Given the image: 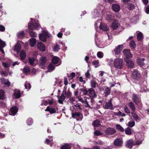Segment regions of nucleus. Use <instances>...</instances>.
<instances>
[{
  "mask_svg": "<svg viewBox=\"0 0 149 149\" xmlns=\"http://www.w3.org/2000/svg\"><path fill=\"white\" fill-rule=\"evenodd\" d=\"M17 36L19 38H22L24 36L23 32L21 31L19 32L17 34Z\"/></svg>",
  "mask_w": 149,
  "mask_h": 149,
  "instance_id": "nucleus-51",
  "label": "nucleus"
},
{
  "mask_svg": "<svg viewBox=\"0 0 149 149\" xmlns=\"http://www.w3.org/2000/svg\"><path fill=\"white\" fill-rule=\"evenodd\" d=\"M132 100L137 105L140 103L141 102L140 98L139 96L135 94L132 95Z\"/></svg>",
  "mask_w": 149,
  "mask_h": 149,
  "instance_id": "nucleus-5",
  "label": "nucleus"
},
{
  "mask_svg": "<svg viewBox=\"0 0 149 149\" xmlns=\"http://www.w3.org/2000/svg\"><path fill=\"white\" fill-rule=\"evenodd\" d=\"M39 26V24L38 21H36L34 22H29L28 24V29L30 30H33Z\"/></svg>",
  "mask_w": 149,
  "mask_h": 149,
  "instance_id": "nucleus-3",
  "label": "nucleus"
},
{
  "mask_svg": "<svg viewBox=\"0 0 149 149\" xmlns=\"http://www.w3.org/2000/svg\"><path fill=\"white\" fill-rule=\"evenodd\" d=\"M94 134L95 135L97 136L101 135L102 134L100 132V131L98 130L95 131L94 132Z\"/></svg>",
  "mask_w": 149,
  "mask_h": 149,
  "instance_id": "nucleus-57",
  "label": "nucleus"
},
{
  "mask_svg": "<svg viewBox=\"0 0 149 149\" xmlns=\"http://www.w3.org/2000/svg\"><path fill=\"white\" fill-rule=\"evenodd\" d=\"M97 56L100 58H102L103 56V53L101 52H98L97 53Z\"/></svg>",
  "mask_w": 149,
  "mask_h": 149,
  "instance_id": "nucleus-54",
  "label": "nucleus"
},
{
  "mask_svg": "<svg viewBox=\"0 0 149 149\" xmlns=\"http://www.w3.org/2000/svg\"><path fill=\"white\" fill-rule=\"evenodd\" d=\"M35 59L33 58H29V63L31 65H33L34 63V62Z\"/></svg>",
  "mask_w": 149,
  "mask_h": 149,
  "instance_id": "nucleus-59",
  "label": "nucleus"
},
{
  "mask_svg": "<svg viewBox=\"0 0 149 149\" xmlns=\"http://www.w3.org/2000/svg\"><path fill=\"white\" fill-rule=\"evenodd\" d=\"M125 61L128 67L130 68H134V63L133 61L128 59H125Z\"/></svg>",
  "mask_w": 149,
  "mask_h": 149,
  "instance_id": "nucleus-9",
  "label": "nucleus"
},
{
  "mask_svg": "<svg viewBox=\"0 0 149 149\" xmlns=\"http://www.w3.org/2000/svg\"><path fill=\"white\" fill-rule=\"evenodd\" d=\"M142 141L143 140H137L136 141L135 143H134L136 144H135V145H139L142 143Z\"/></svg>",
  "mask_w": 149,
  "mask_h": 149,
  "instance_id": "nucleus-63",
  "label": "nucleus"
},
{
  "mask_svg": "<svg viewBox=\"0 0 149 149\" xmlns=\"http://www.w3.org/2000/svg\"><path fill=\"white\" fill-rule=\"evenodd\" d=\"M132 77L134 79L137 80H138L139 79L140 77V74L136 70H134L132 73Z\"/></svg>",
  "mask_w": 149,
  "mask_h": 149,
  "instance_id": "nucleus-10",
  "label": "nucleus"
},
{
  "mask_svg": "<svg viewBox=\"0 0 149 149\" xmlns=\"http://www.w3.org/2000/svg\"><path fill=\"white\" fill-rule=\"evenodd\" d=\"M124 110L125 112L127 113H130V110L126 105L124 106Z\"/></svg>",
  "mask_w": 149,
  "mask_h": 149,
  "instance_id": "nucleus-56",
  "label": "nucleus"
},
{
  "mask_svg": "<svg viewBox=\"0 0 149 149\" xmlns=\"http://www.w3.org/2000/svg\"><path fill=\"white\" fill-rule=\"evenodd\" d=\"M58 99V102L61 104H63V101L65 99V97L64 95L63 94H62L60 96H57Z\"/></svg>",
  "mask_w": 149,
  "mask_h": 149,
  "instance_id": "nucleus-23",
  "label": "nucleus"
},
{
  "mask_svg": "<svg viewBox=\"0 0 149 149\" xmlns=\"http://www.w3.org/2000/svg\"><path fill=\"white\" fill-rule=\"evenodd\" d=\"M125 132L126 134L128 135H131L132 133L131 131V129L130 128L128 127L125 129Z\"/></svg>",
  "mask_w": 149,
  "mask_h": 149,
  "instance_id": "nucleus-38",
  "label": "nucleus"
},
{
  "mask_svg": "<svg viewBox=\"0 0 149 149\" xmlns=\"http://www.w3.org/2000/svg\"><path fill=\"white\" fill-rule=\"evenodd\" d=\"M112 99L111 98L108 102H106L104 107V109H113V107L112 103Z\"/></svg>",
  "mask_w": 149,
  "mask_h": 149,
  "instance_id": "nucleus-4",
  "label": "nucleus"
},
{
  "mask_svg": "<svg viewBox=\"0 0 149 149\" xmlns=\"http://www.w3.org/2000/svg\"><path fill=\"white\" fill-rule=\"evenodd\" d=\"M113 65L116 69H121L123 65V59L118 58H115L113 62Z\"/></svg>",
  "mask_w": 149,
  "mask_h": 149,
  "instance_id": "nucleus-1",
  "label": "nucleus"
},
{
  "mask_svg": "<svg viewBox=\"0 0 149 149\" xmlns=\"http://www.w3.org/2000/svg\"><path fill=\"white\" fill-rule=\"evenodd\" d=\"M75 75V74L74 73H72L70 76H68V77L70 78V79H72Z\"/></svg>",
  "mask_w": 149,
  "mask_h": 149,
  "instance_id": "nucleus-61",
  "label": "nucleus"
},
{
  "mask_svg": "<svg viewBox=\"0 0 149 149\" xmlns=\"http://www.w3.org/2000/svg\"><path fill=\"white\" fill-rule=\"evenodd\" d=\"M6 46V43L0 39V49L3 48Z\"/></svg>",
  "mask_w": 149,
  "mask_h": 149,
  "instance_id": "nucleus-40",
  "label": "nucleus"
},
{
  "mask_svg": "<svg viewBox=\"0 0 149 149\" xmlns=\"http://www.w3.org/2000/svg\"><path fill=\"white\" fill-rule=\"evenodd\" d=\"M99 62L97 60L95 61L93 63V65L95 66V67L96 68H97L99 66Z\"/></svg>",
  "mask_w": 149,
  "mask_h": 149,
  "instance_id": "nucleus-58",
  "label": "nucleus"
},
{
  "mask_svg": "<svg viewBox=\"0 0 149 149\" xmlns=\"http://www.w3.org/2000/svg\"><path fill=\"white\" fill-rule=\"evenodd\" d=\"M123 46L122 45H119L114 50L115 54H119L121 52Z\"/></svg>",
  "mask_w": 149,
  "mask_h": 149,
  "instance_id": "nucleus-16",
  "label": "nucleus"
},
{
  "mask_svg": "<svg viewBox=\"0 0 149 149\" xmlns=\"http://www.w3.org/2000/svg\"><path fill=\"white\" fill-rule=\"evenodd\" d=\"M129 106L133 111L132 112H134L136 110V108L134 103L132 102H130L129 103Z\"/></svg>",
  "mask_w": 149,
  "mask_h": 149,
  "instance_id": "nucleus-30",
  "label": "nucleus"
},
{
  "mask_svg": "<svg viewBox=\"0 0 149 149\" xmlns=\"http://www.w3.org/2000/svg\"><path fill=\"white\" fill-rule=\"evenodd\" d=\"M93 125L94 127H97L100 125L99 121L98 120H94L93 123Z\"/></svg>",
  "mask_w": 149,
  "mask_h": 149,
  "instance_id": "nucleus-37",
  "label": "nucleus"
},
{
  "mask_svg": "<svg viewBox=\"0 0 149 149\" xmlns=\"http://www.w3.org/2000/svg\"><path fill=\"white\" fill-rule=\"evenodd\" d=\"M88 92L90 96L91 97H95L97 96L95 91L92 88H91L88 89Z\"/></svg>",
  "mask_w": 149,
  "mask_h": 149,
  "instance_id": "nucleus-17",
  "label": "nucleus"
},
{
  "mask_svg": "<svg viewBox=\"0 0 149 149\" xmlns=\"http://www.w3.org/2000/svg\"><path fill=\"white\" fill-rule=\"evenodd\" d=\"M81 115L80 113L79 112L74 113L72 114V117L73 118H74L75 116L79 117Z\"/></svg>",
  "mask_w": 149,
  "mask_h": 149,
  "instance_id": "nucleus-53",
  "label": "nucleus"
},
{
  "mask_svg": "<svg viewBox=\"0 0 149 149\" xmlns=\"http://www.w3.org/2000/svg\"><path fill=\"white\" fill-rule=\"evenodd\" d=\"M2 65L4 67L6 68L8 67L10 65L9 63L3 62L2 63Z\"/></svg>",
  "mask_w": 149,
  "mask_h": 149,
  "instance_id": "nucleus-62",
  "label": "nucleus"
},
{
  "mask_svg": "<svg viewBox=\"0 0 149 149\" xmlns=\"http://www.w3.org/2000/svg\"><path fill=\"white\" fill-rule=\"evenodd\" d=\"M63 93H65V95L66 97H70L72 95V93L68 91L67 92H66V91H63Z\"/></svg>",
  "mask_w": 149,
  "mask_h": 149,
  "instance_id": "nucleus-42",
  "label": "nucleus"
},
{
  "mask_svg": "<svg viewBox=\"0 0 149 149\" xmlns=\"http://www.w3.org/2000/svg\"><path fill=\"white\" fill-rule=\"evenodd\" d=\"M145 10L146 12L147 13H149V6L148 5L145 7Z\"/></svg>",
  "mask_w": 149,
  "mask_h": 149,
  "instance_id": "nucleus-64",
  "label": "nucleus"
},
{
  "mask_svg": "<svg viewBox=\"0 0 149 149\" xmlns=\"http://www.w3.org/2000/svg\"><path fill=\"white\" fill-rule=\"evenodd\" d=\"M130 47L132 49L134 48L136 46L135 42L134 40H132L130 43Z\"/></svg>",
  "mask_w": 149,
  "mask_h": 149,
  "instance_id": "nucleus-44",
  "label": "nucleus"
},
{
  "mask_svg": "<svg viewBox=\"0 0 149 149\" xmlns=\"http://www.w3.org/2000/svg\"><path fill=\"white\" fill-rule=\"evenodd\" d=\"M135 124L134 121H132L129 122L128 123V125L129 127H132L134 126Z\"/></svg>",
  "mask_w": 149,
  "mask_h": 149,
  "instance_id": "nucleus-49",
  "label": "nucleus"
},
{
  "mask_svg": "<svg viewBox=\"0 0 149 149\" xmlns=\"http://www.w3.org/2000/svg\"><path fill=\"white\" fill-rule=\"evenodd\" d=\"M133 141L132 139H130L127 141V144L126 146L130 149L132 148V146L136 144L133 143Z\"/></svg>",
  "mask_w": 149,
  "mask_h": 149,
  "instance_id": "nucleus-18",
  "label": "nucleus"
},
{
  "mask_svg": "<svg viewBox=\"0 0 149 149\" xmlns=\"http://www.w3.org/2000/svg\"><path fill=\"white\" fill-rule=\"evenodd\" d=\"M116 132L115 129L111 127L107 129L104 131V133L107 135H112Z\"/></svg>",
  "mask_w": 149,
  "mask_h": 149,
  "instance_id": "nucleus-6",
  "label": "nucleus"
},
{
  "mask_svg": "<svg viewBox=\"0 0 149 149\" xmlns=\"http://www.w3.org/2000/svg\"><path fill=\"white\" fill-rule=\"evenodd\" d=\"M20 56L21 60H24L26 56L25 52L23 50L21 51L20 53Z\"/></svg>",
  "mask_w": 149,
  "mask_h": 149,
  "instance_id": "nucleus-28",
  "label": "nucleus"
},
{
  "mask_svg": "<svg viewBox=\"0 0 149 149\" xmlns=\"http://www.w3.org/2000/svg\"><path fill=\"white\" fill-rule=\"evenodd\" d=\"M123 144L122 139H116L114 141V144L115 146H120Z\"/></svg>",
  "mask_w": 149,
  "mask_h": 149,
  "instance_id": "nucleus-11",
  "label": "nucleus"
},
{
  "mask_svg": "<svg viewBox=\"0 0 149 149\" xmlns=\"http://www.w3.org/2000/svg\"><path fill=\"white\" fill-rule=\"evenodd\" d=\"M111 28L113 30L116 29L120 27V25L118 21L116 20H114L111 24Z\"/></svg>",
  "mask_w": 149,
  "mask_h": 149,
  "instance_id": "nucleus-7",
  "label": "nucleus"
},
{
  "mask_svg": "<svg viewBox=\"0 0 149 149\" xmlns=\"http://www.w3.org/2000/svg\"><path fill=\"white\" fill-rule=\"evenodd\" d=\"M87 99H89V98L88 97H86L85 100L84 101V102L83 103L84 104V105L85 106L87 107H88L89 108H91V106L88 104V102L87 100Z\"/></svg>",
  "mask_w": 149,
  "mask_h": 149,
  "instance_id": "nucleus-46",
  "label": "nucleus"
},
{
  "mask_svg": "<svg viewBox=\"0 0 149 149\" xmlns=\"http://www.w3.org/2000/svg\"><path fill=\"white\" fill-rule=\"evenodd\" d=\"M47 37L44 35L42 34H40L39 36L40 39L43 42H45L46 41Z\"/></svg>",
  "mask_w": 149,
  "mask_h": 149,
  "instance_id": "nucleus-32",
  "label": "nucleus"
},
{
  "mask_svg": "<svg viewBox=\"0 0 149 149\" xmlns=\"http://www.w3.org/2000/svg\"><path fill=\"white\" fill-rule=\"evenodd\" d=\"M116 127L117 129L121 132H123L124 131V129L119 125H116Z\"/></svg>",
  "mask_w": 149,
  "mask_h": 149,
  "instance_id": "nucleus-50",
  "label": "nucleus"
},
{
  "mask_svg": "<svg viewBox=\"0 0 149 149\" xmlns=\"http://www.w3.org/2000/svg\"><path fill=\"white\" fill-rule=\"evenodd\" d=\"M53 102V100L52 99L50 100H48L47 101H44L43 102V104L45 105H46L48 104L50 105H51L52 104Z\"/></svg>",
  "mask_w": 149,
  "mask_h": 149,
  "instance_id": "nucleus-33",
  "label": "nucleus"
},
{
  "mask_svg": "<svg viewBox=\"0 0 149 149\" xmlns=\"http://www.w3.org/2000/svg\"><path fill=\"white\" fill-rule=\"evenodd\" d=\"M33 123V120L31 118H28L26 121V123L29 125H30Z\"/></svg>",
  "mask_w": 149,
  "mask_h": 149,
  "instance_id": "nucleus-55",
  "label": "nucleus"
},
{
  "mask_svg": "<svg viewBox=\"0 0 149 149\" xmlns=\"http://www.w3.org/2000/svg\"><path fill=\"white\" fill-rule=\"evenodd\" d=\"M123 53L125 56L127 58H132V55L130 52V50L127 49H125L123 51Z\"/></svg>",
  "mask_w": 149,
  "mask_h": 149,
  "instance_id": "nucleus-8",
  "label": "nucleus"
},
{
  "mask_svg": "<svg viewBox=\"0 0 149 149\" xmlns=\"http://www.w3.org/2000/svg\"><path fill=\"white\" fill-rule=\"evenodd\" d=\"M52 61L53 63L56 64L59 62V59L57 56H54L53 58Z\"/></svg>",
  "mask_w": 149,
  "mask_h": 149,
  "instance_id": "nucleus-31",
  "label": "nucleus"
},
{
  "mask_svg": "<svg viewBox=\"0 0 149 149\" xmlns=\"http://www.w3.org/2000/svg\"><path fill=\"white\" fill-rule=\"evenodd\" d=\"M21 49V47L20 44L17 43L15 46L14 50L16 51L17 52H19Z\"/></svg>",
  "mask_w": 149,
  "mask_h": 149,
  "instance_id": "nucleus-26",
  "label": "nucleus"
},
{
  "mask_svg": "<svg viewBox=\"0 0 149 149\" xmlns=\"http://www.w3.org/2000/svg\"><path fill=\"white\" fill-rule=\"evenodd\" d=\"M96 82L95 80H92L91 81V86L93 88H95L96 86Z\"/></svg>",
  "mask_w": 149,
  "mask_h": 149,
  "instance_id": "nucleus-48",
  "label": "nucleus"
},
{
  "mask_svg": "<svg viewBox=\"0 0 149 149\" xmlns=\"http://www.w3.org/2000/svg\"><path fill=\"white\" fill-rule=\"evenodd\" d=\"M61 148V149H70L71 148L70 145L66 144L62 146Z\"/></svg>",
  "mask_w": 149,
  "mask_h": 149,
  "instance_id": "nucleus-39",
  "label": "nucleus"
},
{
  "mask_svg": "<svg viewBox=\"0 0 149 149\" xmlns=\"http://www.w3.org/2000/svg\"><path fill=\"white\" fill-rule=\"evenodd\" d=\"M76 107L79 108V105L78 104H76L73 106H71L70 107V110L72 111H75Z\"/></svg>",
  "mask_w": 149,
  "mask_h": 149,
  "instance_id": "nucleus-35",
  "label": "nucleus"
},
{
  "mask_svg": "<svg viewBox=\"0 0 149 149\" xmlns=\"http://www.w3.org/2000/svg\"><path fill=\"white\" fill-rule=\"evenodd\" d=\"M30 71V69L28 66H26L24 68L23 72L25 74H27Z\"/></svg>",
  "mask_w": 149,
  "mask_h": 149,
  "instance_id": "nucleus-45",
  "label": "nucleus"
},
{
  "mask_svg": "<svg viewBox=\"0 0 149 149\" xmlns=\"http://www.w3.org/2000/svg\"><path fill=\"white\" fill-rule=\"evenodd\" d=\"M45 111H48L50 112L51 113H54L56 112L54 109L50 108L49 107H48L45 110Z\"/></svg>",
  "mask_w": 149,
  "mask_h": 149,
  "instance_id": "nucleus-27",
  "label": "nucleus"
},
{
  "mask_svg": "<svg viewBox=\"0 0 149 149\" xmlns=\"http://www.w3.org/2000/svg\"><path fill=\"white\" fill-rule=\"evenodd\" d=\"M127 8L130 10H132L135 8V6L133 3H129L127 5Z\"/></svg>",
  "mask_w": 149,
  "mask_h": 149,
  "instance_id": "nucleus-43",
  "label": "nucleus"
},
{
  "mask_svg": "<svg viewBox=\"0 0 149 149\" xmlns=\"http://www.w3.org/2000/svg\"><path fill=\"white\" fill-rule=\"evenodd\" d=\"M99 27L100 29L104 31H107L109 29V28L107 25L104 24L102 23H100Z\"/></svg>",
  "mask_w": 149,
  "mask_h": 149,
  "instance_id": "nucleus-19",
  "label": "nucleus"
},
{
  "mask_svg": "<svg viewBox=\"0 0 149 149\" xmlns=\"http://www.w3.org/2000/svg\"><path fill=\"white\" fill-rule=\"evenodd\" d=\"M132 115L134 120L137 122H139L141 120L140 118L134 112H131Z\"/></svg>",
  "mask_w": 149,
  "mask_h": 149,
  "instance_id": "nucleus-22",
  "label": "nucleus"
},
{
  "mask_svg": "<svg viewBox=\"0 0 149 149\" xmlns=\"http://www.w3.org/2000/svg\"><path fill=\"white\" fill-rule=\"evenodd\" d=\"M29 40L30 44L31 46H34L36 43V39L35 38H31Z\"/></svg>",
  "mask_w": 149,
  "mask_h": 149,
  "instance_id": "nucleus-29",
  "label": "nucleus"
},
{
  "mask_svg": "<svg viewBox=\"0 0 149 149\" xmlns=\"http://www.w3.org/2000/svg\"><path fill=\"white\" fill-rule=\"evenodd\" d=\"M55 66L52 63L50 64L48 66L47 69L49 72H51L55 69Z\"/></svg>",
  "mask_w": 149,
  "mask_h": 149,
  "instance_id": "nucleus-25",
  "label": "nucleus"
},
{
  "mask_svg": "<svg viewBox=\"0 0 149 149\" xmlns=\"http://www.w3.org/2000/svg\"><path fill=\"white\" fill-rule=\"evenodd\" d=\"M47 60L45 57H41L39 61V64L40 67L41 68H44L46 65Z\"/></svg>",
  "mask_w": 149,
  "mask_h": 149,
  "instance_id": "nucleus-2",
  "label": "nucleus"
},
{
  "mask_svg": "<svg viewBox=\"0 0 149 149\" xmlns=\"http://www.w3.org/2000/svg\"><path fill=\"white\" fill-rule=\"evenodd\" d=\"M81 91L83 92V94L84 95H86L87 94L88 91L85 88H83L80 89Z\"/></svg>",
  "mask_w": 149,
  "mask_h": 149,
  "instance_id": "nucleus-52",
  "label": "nucleus"
},
{
  "mask_svg": "<svg viewBox=\"0 0 149 149\" xmlns=\"http://www.w3.org/2000/svg\"><path fill=\"white\" fill-rule=\"evenodd\" d=\"M17 111V107H12L9 112L10 115L12 116H14Z\"/></svg>",
  "mask_w": 149,
  "mask_h": 149,
  "instance_id": "nucleus-20",
  "label": "nucleus"
},
{
  "mask_svg": "<svg viewBox=\"0 0 149 149\" xmlns=\"http://www.w3.org/2000/svg\"><path fill=\"white\" fill-rule=\"evenodd\" d=\"M4 98V91L2 89H0V99L3 100Z\"/></svg>",
  "mask_w": 149,
  "mask_h": 149,
  "instance_id": "nucleus-36",
  "label": "nucleus"
},
{
  "mask_svg": "<svg viewBox=\"0 0 149 149\" xmlns=\"http://www.w3.org/2000/svg\"><path fill=\"white\" fill-rule=\"evenodd\" d=\"M137 38L138 41H141L143 38V33L141 32L137 31L136 32Z\"/></svg>",
  "mask_w": 149,
  "mask_h": 149,
  "instance_id": "nucleus-21",
  "label": "nucleus"
},
{
  "mask_svg": "<svg viewBox=\"0 0 149 149\" xmlns=\"http://www.w3.org/2000/svg\"><path fill=\"white\" fill-rule=\"evenodd\" d=\"M145 58H138L137 60V63L141 67L143 68L145 67L144 66L145 65V63L143 62Z\"/></svg>",
  "mask_w": 149,
  "mask_h": 149,
  "instance_id": "nucleus-12",
  "label": "nucleus"
},
{
  "mask_svg": "<svg viewBox=\"0 0 149 149\" xmlns=\"http://www.w3.org/2000/svg\"><path fill=\"white\" fill-rule=\"evenodd\" d=\"M111 8L112 10L115 12H117L119 11L120 9V6L116 4L112 5Z\"/></svg>",
  "mask_w": 149,
  "mask_h": 149,
  "instance_id": "nucleus-14",
  "label": "nucleus"
},
{
  "mask_svg": "<svg viewBox=\"0 0 149 149\" xmlns=\"http://www.w3.org/2000/svg\"><path fill=\"white\" fill-rule=\"evenodd\" d=\"M111 92V89L109 88H107L104 92V93L105 94V96H107L108 95L110 94Z\"/></svg>",
  "mask_w": 149,
  "mask_h": 149,
  "instance_id": "nucleus-34",
  "label": "nucleus"
},
{
  "mask_svg": "<svg viewBox=\"0 0 149 149\" xmlns=\"http://www.w3.org/2000/svg\"><path fill=\"white\" fill-rule=\"evenodd\" d=\"M1 84L5 85L9 87L10 86V83L7 80L4 78L0 79Z\"/></svg>",
  "mask_w": 149,
  "mask_h": 149,
  "instance_id": "nucleus-15",
  "label": "nucleus"
},
{
  "mask_svg": "<svg viewBox=\"0 0 149 149\" xmlns=\"http://www.w3.org/2000/svg\"><path fill=\"white\" fill-rule=\"evenodd\" d=\"M60 49V48L59 45L56 44L54 47L53 50L55 52H57Z\"/></svg>",
  "mask_w": 149,
  "mask_h": 149,
  "instance_id": "nucleus-47",
  "label": "nucleus"
},
{
  "mask_svg": "<svg viewBox=\"0 0 149 149\" xmlns=\"http://www.w3.org/2000/svg\"><path fill=\"white\" fill-rule=\"evenodd\" d=\"M14 95L16 98H19L21 96L20 91L17 89H15V90Z\"/></svg>",
  "mask_w": 149,
  "mask_h": 149,
  "instance_id": "nucleus-24",
  "label": "nucleus"
},
{
  "mask_svg": "<svg viewBox=\"0 0 149 149\" xmlns=\"http://www.w3.org/2000/svg\"><path fill=\"white\" fill-rule=\"evenodd\" d=\"M105 18L106 20L109 22L110 20L113 19V17L111 15H107L105 17Z\"/></svg>",
  "mask_w": 149,
  "mask_h": 149,
  "instance_id": "nucleus-41",
  "label": "nucleus"
},
{
  "mask_svg": "<svg viewBox=\"0 0 149 149\" xmlns=\"http://www.w3.org/2000/svg\"><path fill=\"white\" fill-rule=\"evenodd\" d=\"M38 48L41 51H45V47L44 45L41 42H38L37 44Z\"/></svg>",
  "mask_w": 149,
  "mask_h": 149,
  "instance_id": "nucleus-13",
  "label": "nucleus"
},
{
  "mask_svg": "<svg viewBox=\"0 0 149 149\" xmlns=\"http://www.w3.org/2000/svg\"><path fill=\"white\" fill-rule=\"evenodd\" d=\"M29 35L31 37H36L37 35V34L33 31H30L29 33Z\"/></svg>",
  "mask_w": 149,
  "mask_h": 149,
  "instance_id": "nucleus-60",
  "label": "nucleus"
}]
</instances>
